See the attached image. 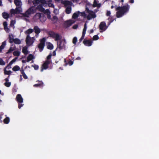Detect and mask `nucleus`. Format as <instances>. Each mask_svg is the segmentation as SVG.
Instances as JSON below:
<instances>
[{
	"label": "nucleus",
	"instance_id": "f257e3e1",
	"mask_svg": "<svg viewBox=\"0 0 159 159\" xmlns=\"http://www.w3.org/2000/svg\"><path fill=\"white\" fill-rule=\"evenodd\" d=\"M129 6L127 3L122 7H118L116 8V10L117 11L116 12V17L120 18L128 12L129 9Z\"/></svg>",
	"mask_w": 159,
	"mask_h": 159
},
{
	"label": "nucleus",
	"instance_id": "f03ea898",
	"mask_svg": "<svg viewBox=\"0 0 159 159\" xmlns=\"http://www.w3.org/2000/svg\"><path fill=\"white\" fill-rule=\"evenodd\" d=\"M14 2L16 7L15 9H11V17L12 14H19L22 11L21 8L22 4L21 0H14Z\"/></svg>",
	"mask_w": 159,
	"mask_h": 159
},
{
	"label": "nucleus",
	"instance_id": "7ed1b4c3",
	"mask_svg": "<svg viewBox=\"0 0 159 159\" xmlns=\"http://www.w3.org/2000/svg\"><path fill=\"white\" fill-rule=\"evenodd\" d=\"M36 9L35 7L31 6L30 7L25 13L22 14L23 16L26 17L28 18L30 15L34 14L36 11Z\"/></svg>",
	"mask_w": 159,
	"mask_h": 159
},
{
	"label": "nucleus",
	"instance_id": "20e7f679",
	"mask_svg": "<svg viewBox=\"0 0 159 159\" xmlns=\"http://www.w3.org/2000/svg\"><path fill=\"white\" fill-rule=\"evenodd\" d=\"M86 10L87 13L89 14L86 17L88 20H90L92 18H94L96 17V15L93 11L89 10L88 8H86Z\"/></svg>",
	"mask_w": 159,
	"mask_h": 159
},
{
	"label": "nucleus",
	"instance_id": "39448f33",
	"mask_svg": "<svg viewBox=\"0 0 159 159\" xmlns=\"http://www.w3.org/2000/svg\"><path fill=\"white\" fill-rule=\"evenodd\" d=\"M48 34L49 37L53 39H55L56 41H58L61 39L59 35L58 34L56 33L54 31H50L48 32Z\"/></svg>",
	"mask_w": 159,
	"mask_h": 159
},
{
	"label": "nucleus",
	"instance_id": "423d86ee",
	"mask_svg": "<svg viewBox=\"0 0 159 159\" xmlns=\"http://www.w3.org/2000/svg\"><path fill=\"white\" fill-rule=\"evenodd\" d=\"M16 100L18 103V108L20 109L24 105L22 104L23 102V99L20 94H18L16 95Z\"/></svg>",
	"mask_w": 159,
	"mask_h": 159
},
{
	"label": "nucleus",
	"instance_id": "0eeeda50",
	"mask_svg": "<svg viewBox=\"0 0 159 159\" xmlns=\"http://www.w3.org/2000/svg\"><path fill=\"white\" fill-rule=\"evenodd\" d=\"M34 37L31 38L30 37L29 35H27L25 39L27 45L28 46L32 45L34 43Z\"/></svg>",
	"mask_w": 159,
	"mask_h": 159
},
{
	"label": "nucleus",
	"instance_id": "6e6552de",
	"mask_svg": "<svg viewBox=\"0 0 159 159\" xmlns=\"http://www.w3.org/2000/svg\"><path fill=\"white\" fill-rule=\"evenodd\" d=\"M46 39L43 38L40 40V43L38 45V48L39 49L40 52H41L45 46Z\"/></svg>",
	"mask_w": 159,
	"mask_h": 159
},
{
	"label": "nucleus",
	"instance_id": "1a4fd4ad",
	"mask_svg": "<svg viewBox=\"0 0 159 159\" xmlns=\"http://www.w3.org/2000/svg\"><path fill=\"white\" fill-rule=\"evenodd\" d=\"M50 63V61H45L42 65L41 71H42L43 69L46 70L48 68V65Z\"/></svg>",
	"mask_w": 159,
	"mask_h": 159
},
{
	"label": "nucleus",
	"instance_id": "9d476101",
	"mask_svg": "<svg viewBox=\"0 0 159 159\" xmlns=\"http://www.w3.org/2000/svg\"><path fill=\"white\" fill-rule=\"evenodd\" d=\"M99 28L100 30L105 31L107 28L105 22L103 21L101 22L99 25Z\"/></svg>",
	"mask_w": 159,
	"mask_h": 159
},
{
	"label": "nucleus",
	"instance_id": "9b49d317",
	"mask_svg": "<svg viewBox=\"0 0 159 159\" xmlns=\"http://www.w3.org/2000/svg\"><path fill=\"white\" fill-rule=\"evenodd\" d=\"M75 21L72 20H69L66 21L64 23V26L66 27H68L70 26L73 24Z\"/></svg>",
	"mask_w": 159,
	"mask_h": 159
},
{
	"label": "nucleus",
	"instance_id": "f8f14e48",
	"mask_svg": "<svg viewBox=\"0 0 159 159\" xmlns=\"http://www.w3.org/2000/svg\"><path fill=\"white\" fill-rule=\"evenodd\" d=\"M14 43L16 44H19L21 43L20 40L18 38L13 39L11 37V43Z\"/></svg>",
	"mask_w": 159,
	"mask_h": 159
},
{
	"label": "nucleus",
	"instance_id": "ddd939ff",
	"mask_svg": "<svg viewBox=\"0 0 159 159\" xmlns=\"http://www.w3.org/2000/svg\"><path fill=\"white\" fill-rule=\"evenodd\" d=\"M62 3L63 4L65 7L68 6H71L73 4L72 2L71 1L66 0L63 1Z\"/></svg>",
	"mask_w": 159,
	"mask_h": 159
},
{
	"label": "nucleus",
	"instance_id": "4468645a",
	"mask_svg": "<svg viewBox=\"0 0 159 159\" xmlns=\"http://www.w3.org/2000/svg\"><path fill=\"white\" fill-rule=\"evenodd\" d=\"M84 44L86 46H90L92 44V41L90 40H84L83 42Z\"/></svg>",
	"mask_w": 159,
	"mask_h": 159
},
{
	"label": "nucleus",
	"instance_id": "2eb2a0df",
	"mask_svg": "<svg viewBox=\"0 0 159 159\" xmlns=\"http://www.w3.org/2000/svg\"><path fill=\"white\" fill-rule=\"evenodd\" d=\"M52 1L51 0H49L47 3V1H46L45 0H43L42 2L43 4H48V6L49 7H54V5L52 3Z\"/></svg>",
	"mask_w": 159,
	"mask_h": 159
},
{
	"label": "nucleus",
	"instance_id": "dca6fc26",
	"mask_svg": "<svg viewBox=\"0 0 159 159\" xmlns=\"http://www.w3.org/2000/svg\"><path fill=\"white\" fill-rule=\"evenodd\" d=\"M34 32L37 34H38L41 32V30L39 28L38 26H35L34 28Z\"/></svg>",
	"mask_w": 159,
	"mask_h": 159
},
{
	"label": "nucleus",
	"instance_id": "f3484780",
	"mask_svg": "<svg viewBox=\"0 0 159 159\" xmlns=\"http://www.w3.org/2000/svg\"><path fill=\"white\" fill-rule=\"evenodd\" d=\"M10 66V62L8 64L7 67L4 68V73L5 75H10V70H7L6 69H9Z\"/></svg>",
	"mask_w": 159,
	"mask_h": 159
},
{
	"label": "nucleus",
	"instance_id": "a211bd4d",
	"mask_svg": "<svg viewBox=\"0 0 159 159\" xmlns=\"http://www.w3.org/2000/svg\"><path fill=\"white\" fill-rule=\"evenodd\" d=\"M42 13H37L34 16L33 19L35 20H39L40 16H41Z\"/></svg>",
	"mask_w": 159,
	"mask_h": 159
},
{
	"label": "nucleus",
	"instance_id": "6ab92c4d",
	"mask_svg": "<svg viewBox=\"0 0 159 159\" xmlns=\"http://www.w3.org/2000/svg\"><path fill=\"white\" fill-rule=\"evenodd\" d=\"M71 6H68L66 7L65 12L67 14H69L71 12Z\"/></svg>",
	"mask_w": 159,
	"mask_h": 159
},
{
	"label": "nucleus",
	"instance_id": "aec40b11",
	"mask_svg": "<svg viewBox=\"0 0 159 159\" xmlns=\"http://www.w3.org/2000/svg\"><path fill=\"white\" fill-rule=\"evenodd\" d=\"M46 17L45 16L43 13L41 14L39 20L42 22H44L46 20Z\"/></svg>",
	"mask_w": 159,
	"mask_h": 159
},
{
	"label": "nucleus",
	"instance_id": "412c9836",
	"mask_svg": "<svg viewBox=\"0 0 159 159\" xmlns=\"http://www.w3.org/2000/svg\"><path fill=\"white\" fill-rule=\"evenodd\" d=\"M35 9L42 12L44 11L45 10L43 6L41 5H38Z\"/></svg>",
	"mask_w": 159,
	"mask_h": 159
},
{
	"label": "nucleus",
	"instance_id": "4be33fe9",
	"mask_svg": "<svg viewBox=\"0 0 159 159\" xmlns=\"http://www.w3.org/2000/svg\"><path fill=\"white\" fill-rule=\"evenodd\" d=\"M101 6V4L100 3H98L97 0H94L93 1V7H100Z\"/></svg>",
	"mask_w": 159,
	"mask_h": 159
},
{
	"label": "nucleus",
	"instance_id": "5701e85b",
	"mask_svg": "<svg viewBox=\"0 0 159 159\" xmlns=\"http://www.w3.org/2000/svg\"><path fill=\"white\" fill-rule=\"evenodd\" d=\"M80 13V12L79 11L74 13L72 16V18L74 19L77 18L78 17V16Z\"/></svg>",
	"mask_w": 159,
	"mask_h": 159
},
{
	"label": "nucleus",
	"instance_id": "b1692460",
	"mask_svg": "<svg viewBox=\"0 0 159 159\" xmlns=\"http://www.w3.org/2000/svg\"><path fill=\"white\" fill-rule=\"evenodd\" d=\"M9 76H8L7 78H6L5 79L6 82L4 83V84L7 87H9V86H10V82H7L9 81Z\"/></svg>",
	"mask_w": 159,
	"mask_h": 159
},
{
	"label": "nucleus",
	"instance_id": "393cba45",
	"mask_svg": "<svg viewBox=\"0 0 159 159\" xmlns=\"http://www.w3.org/2000/svg\"><path fill=\"white\" fill-rule=\"evenodd\" d=\"M4 29L6 32H8L9 28L7 27V23L6 21L4 22L3 23Z\"/></svg>",
	"mask_w": 159,
	"mask_h": 159
},
{
	"label": "nucleus",
	"instance_id": "a878e982",
	"mask_svg": "<svg viewBox=\"0 0 159 159\" xmlns=\"http://www.w3.org/2000/svg\"><path fill=\"white\" fill-rule=\"evenodd\" d=\"M39 82L40 83L34 84V87H43V82L42 81H39Z\"/></svg>",
	"mask_w": 159,
	"mask_h": 159
},
{
	"label": "nucleus",
	"instance_id": "bb28decb",
	"mask_svg": "<svg viewBox=\"0 0 159 159\" xmlns=\"http://www.w3.org/2000/svg\"><path fill=\"white\" fill-rule=\"evenodd\" d=\"M34 31V30L32 29H29L25 32V33L26 34L29 35L30 34L32 33Z\"/></svg>",
	"mask_w": 159,
	"mask_h": 159
},
{
	"label": "nucleus",
	"instance_id": "cd10ccee",
	"mask_svg": "<svg viewBox=\"0 0 159 159\" xmlns=\"http://www.w3.org/2000/svg\"><path fill=\"white\" fill-rule=\"evenodd\" d=\"M2 15L4 19H7L9 17V14L6 12H4L2 13Z\"/></svg>",
	"mask_w": 159,
	"mask_h": 159
},
{
	"label": "nucleus",
	"instance_id": "c85d7f7f",
	"mask_svg": "<svg viewBox=\"0 0 159 159\" xmlns=\"http://www.w3.org/2000/svg\"><path fill=\"white\" fill-rule=\"evenodd\" d=\"M22 52L25 55L28 53V51L27 50V48L26 47H23L22 48Z\"/></svg>",
	"mask_w": 159,
	"mask_h": 159
},
{
	"label": "nucleus",
	"instance_id": "c756f323",
	"mask_svg": "<svg viewBox=\"0 0 159 159\" xmlns=\"http://www.w3.org/2000/svg\"><path fill=\"white\" fill-rule=\"evenodd\" d=\"M6 44V41H4L2 42L1 45L0 46V52L2 51V50L4 49Z\"/></svg>",
	"mask_w": 159,
	"mask_h": 159
},
{
	"label": "nucleus",
	"instance_id": "7c9ffc66",
	"mask_svg": "<svg viewBox=\"0 0 159 159\" xmlns=\"http://www.w3.org/2000/svg\"><path fill=\"white\" fill-rule=\"evenodd\" d=\"M34 58L33 55L32 54H30L27 57V61L29 62L32 60Z\"/></svg>",
	"mask_w": 159,
	"mask_h": 159
},
{
	"label": "nucleus",
	"instance_id": "2f4dec72",
	"mask_svg": "<svg viewBox=\"0 0 159 159\" xmlns=\"http://www.w3.org/2000/svg\"><path fill=\"white\" fill-rule=\"evenodd\" d=\"M62 41H60L59 42V44H58V48L60 49H62L63 48V47H64V44H62Z\"/></svg>",
	"mask_w": 159,
	"mask_h": 159
},
{
	"label": "nucleus",
	"instance_id": "473e14b6",
	"mask_svg": "<svg viewBox=\"0 0 159 159\" xmlns=\"http://www.w3.org/2000/svg\"><path fill=\"white\" fill-rule=\"evenodd\" d=\"M47 48L49 49L52 50L53 48V46L52 43H49L47 46Z\"/></svg>",
	"mask_w": 159,
	"mask_h": 159
},
{
	"label": "nucleus",
	"instance_id": "72a5a7b5",
	"mask_svg": "<svg viewBox=\"0 0 159 159\" xmlns=\"http://www.w3.org/2000/svg\"><path fill=\"white\" fill-rule=\"evenodd\" d=\"M58 20L57 17L56 16H54L53 17L52 19V20L53 21V23H55L57 22Z\"/></svg>",
	"mask_w": 159,
	"mask_h": 159
},
{
	"label": "nucleus",
	"instance_id": "f704fd0d",
	"mask_svg": "<svg viewBox=\"0 0 159 159\" xmlns=\"http://www.w3.org/2000/svg\"><path fill=\"white\" fill-rule=\"evenodd\" d=\"M21 73L22 75L23 78L25 79H28V77L25 73L24 70H21Z\"/></svg>",
	"mask_w": 159,
	"mask_h": 159
},
{
	"label": "nucleus",
	"instance_id": "c9c22d12",
	"mask_svg": "<svg viewBox=\"0 0 159 159\" xmlns=\"http://www.w3.org/2000/svg\"><path fill=\"white\" fill-rule=\"evenodd\" d=\"M20 52L18 50L15 51L13 52V55L14 56H16L17 57L20 56Z\"/></svg>",
	"mask_w": 159,
	"mask_h": 159
},
{
	"label": "nucleus",
	"instance_id": "e433bc0d",
	"mask_svg": "<svg viewBox=\"0 0 159 159\" xmlns=\"http://www.w3.org/2000/svg\"><path fill=\"white\" fill-rule=\"evenodd\" d=\"M87 24L86 23H85L84 25V28L83 30L82 34H85L87 30Z\"/></svg>",
	"mask_w": 159,
	"mask_h": 159
},
{
	"label": "nucleus",
	"instance_id": "4c0bfd02",
	"mask_svg": "<svg viewBox=\"0 0 159 159\" xmlns=\"http://www.w3.org/2000/svg\"><path fill=\"white\" fill-rule=\"evenodd\" d=\"M20 69L19 66H16L12 68V70L14 71H17L19 70Z\"/></svg>",
	"mask_w": 159,
	"mask_h": 159
},
{
	"label": "nucleus",
	"instance_id": "58836bf2",
	"mask_svg": "<svg viewBox=\"0 0 159 159\" xmlns=\"http://www.w3.org/2000/svg\"><path fill=\"white\" fill-rule=\"evenodd\" d=\"M9 122V118L8 117L6 118L3 120V122L5 124H7Z\"/></svg>",
	"mask_w": 159,
	"mask_h": 159
},
{
	"label": "nucleus",
	"instance_id": "ea45409f",
	"mask_svg": "<svg viewBox=\"0 0 159 159\" xmlns=\"http://www.w3.org/2000/svg\"><path fill=\"white\" fill-rule=\"evenodd\" d=\"M52 55L51 53H50L47 57V60L46 61H50V62H51V58Z\"/></svg>",
	"mask_w": 159,
	"mask_h": 159
},
{
	"label": "nucleus",
	"instance_id": "a19ab883",
	"mask_svg": "<svg viewBox=\"0 0 159 159\" xmlns=\"http://www.w3.org/2000/svg\"><path fill=\"white\" fill-rule=\"evenodd\" d=\"M39 2V0H34L32 1L33 5L36 6L38 4Z\"/></svg>",
	"mask_w": 159,
	"mask_h": 159
},
{
	"label": "nucleus",
	"instance_id": "79ce46f5",
	"mask_svg": "<svg viewBox=\"0 0 159 159\" xmlns=\"http://www.w3.org/2000/svg\"><path fill=\"white\" fill-rule=\"evenodd\" d=\"M5 64V62L3 60L2 58H0V65H4Z\"/></svg>",
	"mask_w": 159,
	"mask_h": 159
},
{
	"label": "nucleus",
	"instance_id": "37998d69",
	"mask_svg": "<svg viewBox=\"0 0 159 159\" xmlns=\"http://www.w3.org/2000/svg\"><path fill=\"white\" fill-rule=\"evenodd\" d=\"M99 37L97 35H94L93 38V39L94 40H96L99 39Z\"/></svg>",
	"mask_w": 159,
	"mask_h": 159
},
{
	"label": "nucleus",
	"instance_id": "c03bdc74",
	"mask_svg": "<svg viewBox=\"0 0 159 159\" xmlns=\"http://www.w3.org/2000/svg\"><path fill=\"white\" fill-rule=\"evenodd\" d=\"M18 59L17 57H16L14 59L11 61V65L15 62L16 60Z\"/></svg>",
	"mask_w": 159,
	"mask_h": 159
},
{
	"label": "nucleus",
	"instance_id": "a18cd8bd",
	"mask_svg": "<svg viewBox=\"0 0 159 159\" xmlns=\"http://www.w3.org/2000/svg\"><path fill=\"white\" fill-rule=\"evenodd\" d=\"M77 39L76 37H74L73 39V43L74 44H76V43L77 42Z\"/></svg>",
	"mask_w": 159,
	"mask_h": 159
},
{
	"label": "nucleus",
	"instance_id": "49530a36",
	"mask_svg": "<svg viewBox=\"0 0 159 159\" xmlns=\"http://www.w3.org/2000/svg\"><path fill=\"white\" fill-rule=\"evenodd\" d=\"M13 45H11V52L12 51L15 50L16 48V47L15 46H14L13 47Z\"/></svg>",
	"mask_w": 159,
	"mask_h": 159
},
{
	"label": "nucleus",
	"instance_id": "de8ad7c7",
	"mask_svg": "<svg viewBox=\"0 0 159 159\" xmlns=\"http://www.w3.org/2000/svg\"><path fill=\"white\" fill-rule=\"evenodd\" d=\"M85 34H82V35L81 36V37L80 38V39L79 40V41L80 42H81L82 40L84 39V36H85Z\"/></svg>",
	"mask_w": 159,
	"mask_h": 159
},
{
	"label": "nucleus",
	"instance_id": "09e8293b",
	"mask_svg": "<svg viewBox=\"0 0 159 159\" xmlns=\"http://www.w3.org/2000/svg\"><path fill=\"white\" fill-rule=\"evenodd\" d=\"M16 21L14 20H11V27L15 23Z\"/></svg>",
	"mask_w": 159,
	"mask_h": 159
},
{
	"label": "nucleus",
	"instance_id": "8fccbe9b",
	"mask_svg": "<svg viewBox=\"0 0 159 159\" xmlns=\"http://www.w3.org/2000/svg\"><path fill=\"white\" fill-rule=\"evenodd\" d=\"M33 66L34 69L35 70H37L38 69L39 67V66L38 65H34L33 66Z\"/></svg>",
	"mask_w": 159,
	"mask_h": 159
},
{
	"label": "nucleus",
	"instance_id": "3c124183",
	"mask_svg": "<svg viewBox=\"0 0 159 159\" xmlns=\"http://www.w3.org/2000/svg\"><path fill=\"white\" fill-rule=\"evenodd\" d=\"M73 61L71 60H70L68 61V64L70 66H71L73 64Z\"/></svg>",
	"mask_w": 159,
	"mask_h": 159
},
{
	"label": "nucleus",
	"instance_id": "603ef678",
	"mask_svg": "<svg viewBox=\"0 0 159 159\" xmlns=\"http://www.w3.org/2000/svg\"><path fill=\"white\" fill-rule=\"evenodd\" d=\"M81 16H84V17H85L86 16V15L85 14V12H81Z\"/></svg>",
	"mask_w": 159,
	"mask_h": 159
},
{
	"label": "nucleus",
	"instance_id": "864d4df0",
	"mask_svg": "<svg viewBox=\"0 0 159 159\" xmlns=\"http://www.w3.org/2000/svg\"><path fill=\"white\" fill-rule=\"evenodd\" d=\"M111 14V12L110 11H107L106 13V15L109 16Z\"/></svg>",
	"mask_w": 159,
	"mask_h": 159
},
{
	"label": "nucleus",
	"instance_id": "5fc2aeb1",
	"mask_svg": "<svg viewBox=\"0 0 159 159\" xmlns=\"http://www.w3.org/2000/svg\"><path fill=\"white\" fill-rule=\"evenodd\" d=\"M78 27V25H75L73 26V28L74 29H76Z\"/></svg>",
	"mask_w": 159,
	"mask_h": 159
},
{
	"label": "nucleus",
	"instance_id": "6e6d98bb",
	"mask_svg": "<svg viewBox=\"0 0 159 159\" xmlns=\"http://www.w3.org/2000/svg\"><path fill=\"white\" fill-rule=\"evenodd\" d=\"M108 20L111 23L114 20H113L111 17L108 18Z\"/></svg>",
	"mask_w": 159,
	"mask_h": 159
},
{
	"label": "nucleus",
	"instance_id": "4d7b16f0",
	"mask_svg": "<svg viewBox=\"0 0 159 159\" xmlns=\"http://www.w3.org/2000/svg\"><path fill=\"white\" fill-rule=\"evenodd\" d=\"M47 18L48 19H51V15H50V14H48L47 15Z\"/></svg>",
	"mask_w": 159,
	"mask_h": 159
},
{
	"label": "nucleus",
	"instance_id": "13d9d810",
	"mask_svg": "<svg viewBox=\"0 0 159 159\" xmlns=\"http://www.w3.org/2000/svg\"><path fill=\"white\" fill-rule=\"evenodd\" d=\"M45 11L47 13V14H50V12L49 10L47 9Z\"/></svg>",
	"mask_w": 159,
	"mask_h": 159
},
{
	"label": "nucleus",
	"instance_id": "bf43d9fd",
	"mask_svg": "<svg viewBox=\"0 0 159 159\" xmlns=\"http://www.w3.org/2000/svg\"><path fill=\"white\" fill-rule=\"evenodd\" d=\"M8 42L9 43H10V34H8Z\"/></svg>",
	"mask_w": 159,
	"mask_h": 159
},
{
	"label": "nucleus",
	"instance_id": "052dcab7",
	"mask_svg": "<svg viewBox=\"0 0 159 159\" xmlns=\"http://www.w3.org/2000/svg\"><path fill=\"white\" fill-rule=\"evenodd\" d=\"M56 55V50L53 51V56H55Z\"/></svg>",
	"mask_w": 159,
	"mask_h": 159
},
{
	"label": "nucleus",
	"instance_id": "680f3d73",
	"mask_svg": "<svg viewBox=\"0 0 159 159\" xmlns=\"http://www.w3.org/2000/svg\"><path fill=\"white\" fill-rule=\"evenodd\" d=\"M32 2V0H28V3L29 4H30Z\"/></svg>",
	"mask_w": 159,
	"mask_h": 159
},
{
	"label": "nucleus",
	"instance_id": "e2e57ef3",
	"mask_svg": "<svg viewBox=\"0 0 159 159\" xmlns=\"http://www.w3.org/2000/svg\"><path fill=\"white\" fill-rule=\"evenodd\" d=\"M129 2L131 3H133L134 2V0H130Z\"/></svg>",
	"mask_w": 159,
	"mask_h": 159
},
{
	"label": "nucleus",
	"instance_id": "0e129e2a",
	"mask_svg": "<svg viewBox=\"0 0 159 159\" xmlns=\"http://www.w3.org/2000/svg\"><path fill=\"white\" fill-rule=\"evenodd\" d=\"M76 60H80L81 59V58L80 57H77L76 59Z\"/></svg>",
	"mask_w": 159,
	"mask_h": 159
},
{
	"label": "nucleus",
	"instance_id": "69168bd1",
	"mask_svg": "<svg viewBox=\"0 0 159 159\" xmlns=\"http://www.w3.org/2000/svg\"><path fill=\"white\" fill-rule=\"evenodd\" d=\"M93 32V29H92V30H90V34L92 33Z\"/></svg>",
	"mask_w": 159,
	"mask_h": 159
},
{
	"label": "nucleus",
	"instance_id": "338daca9",
	"mask_svg": "<svg viewBox=\"0 0 159 159\" xmlns=\"http://www.w3.org/2000/svg\"><path fill=\"white\" fill-rule=\"evenodd\" d=\"M22 62L23 63H25L26 62V61L25 60H22Z\"/></svg>",
	"mask_w": 159,
	"mask_h": 159
},
{
	"label": "nucleus",
	"instance_id": "774afa93",
	"mask_svg": "<svg viewBox=\"0 0 159 159\" xmlns=\"http://www.w3.org/2000/svg\"><path fill=\"white\" fill-rule=\"evenodd\" d=\"M78 0H72V1L74 2H78Z\"/></svg>",
	"mask_w": 159,
	"mask_h": 159
}]
</instances>
